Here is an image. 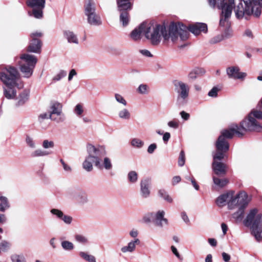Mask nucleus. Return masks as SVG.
I'll return each mask as SVG.
<instances>
[{"mask_svg": "<svg viewBox=\"0 0 262 262\" xmlns=\"http://www.w3.org/2000/svg\"><path fill=\"white\" fill-rule=\"evenodd\" d=\"M258 119H262V112L253 110L241 122L239 126L235 124L229 129L222 130L215 143L216 151L213 155L212 168L216 174H224L226 172V165L217 161L222 160L224 157V153L229 150V145L226 140L232 138L234 134L242 137L247 131H262V125L257 120Z\"/></svg>", "mask_w": 262, "mask_h": 262, "instance_id": "1", "label": "nucleus"}, {"mask_svg": "<svg viewBox=\"0 0 262 262\" xmlns=\"http://www.w3.org/2000/svg\"><path fill=\"white\" fill-rule=\"evenodd\" d=\"M179 36L182 40H185L188 37L187 29L182 23L172 22L167 27L164 25H156L151 27L147 24L145 37L153 45H158L162 38L164 41L170 39L175 42Z\"/></svg>", "mask_w": 262, "mask_h": 262, "instance_id": "2", "label": "nucleus"}, {"mask_svg": "<svg viewBox=\"0 0 262 262\" xmlns=\"http://www.w3.org/2000/svg\"><path fill=\"white\" fill-rule=\"evenodd\" d=\"M86 152L88 155L85 157L82 166L84 170L87 172H91L93 170L94 163L98 169H102L101 158L105 155V151L102 147H96L91 144L86 145Z\"/></svg>", "mask_w": 262, "mask_h": 262, "instance_id": "3", "label": "nucleus"}, {"mask_svg": "<svg viewBox=\"0 0 262 262\" xmlns=\"http://www.w3.org/2000/svg\"><path fill=\"white\" fill-rule=\"evenodd\" d=\"M209 6L214 8L216 6L222 10L220 25L228 29L230 27L229 18L231 17L234 0H208Z\"/></svg>", "mask_w": 262, "mask_h": 262, "instance_id": "4", "label": "nucleus"}, {"mask_svg": "<svg viewBox=\"0 0 262 262\" xmlns=\"http://www.w3.org/2000/svg\"><path fill=\"white\" fill-rule=\"evenodd\" d=\"M257 212L258 210L256 208L251 209L248 214L244 223L246 226H251L252 234L257 241H260L262 236L258 227L261 221L262 214L257 213Z\"/></svg>", "mask_w": 262, "mask_h": 262, "instance_id": "5", "label": "nucleus"}, {"mask_svg": "<svg viewBox=\"0 0 262 262\" xmlns=\"http://www.w3.org/2000/svg\"><path fill=\"white\" fill-rule=\"evenodd\" d=\"M20 78L17 69L11 66H3L1 68L0 80L4 85L17 84Z\"/></svg>", "mask_w": 262, "mask_h": 262, "instance_id": "6", "label": "nucleus"}, {"mask_svg": "<svg viewBox=\"0 0 262 262\" xmlns=\"http://www.w3.org/2000/svg\"><path fill=\"white\" fill-rule=\"evenodd\" d=\"M20 59L19 65L20 71L25 77H30L37 61L36 57L29 54H24L20 56Z\"/></svg>", "mask_w": 262, "mask_h": 262, "instance_id": "7", "label": "nucleus"}, {"mask_svg": "<svg viewBox=\"0 0 262 262\" xmlns=\"http://www.w3.org/2000/svg\"><path fill=\"white\" fill-rule=\"evenodd\" d=\"M131 0H116L118 11L120 12V21L122 26H126L129 21L128 11L131 10L132 4Z\"/></svg>", "mask_w": 262, "mask_h": 262, "instance_id": "8", "label": "nucleus"}, {"mask_svg": "<svg viewBox=\"0 0 262 262\" xmlns=\"http://www.w3.org/2000/svg\"><path fill=\"white\" fill-rule=\"evenodd\" d=\"M174 90L177 93V101L183 103L187 101L189 96V88L188 85L181 81L176 80L174 82Z\"/></svg>", "mask_w": 262, "mask_h": 262, "instance_id": "9", "label": "nucleus"}, {"mask_svg": "<svg viewBox=\"0 0 262 262\" xmlns=\"http://www.w3.org/2000/svg\"><path fill=\"white\" fill-rule=\"evenodd\" d=\"M234 191H229L219 196L216 199V204L219 207H223L226 205H228L229 209H233L235 208L236 200L233 199Z\"/></svg>", "mask_w": 262, "mask_h": 262, "instance_id": "10", "label": "nucleus"}, {"mask_svg": "<svg viewBox=\"0 0 262 262\" xmlns=\"http://www.w3.org/2000/svg\"><path fill=\"white\" fill-rule=\"evenodd\" d=\"M62 105L58 102L52 104L49 112V118L57 122L63 121L64 116L62 112Z\"/></svg>", "mask_w": 262, "mask_h": 262, "instance_id": "11", "label": "nucleus"}, {"mask_svg": "<svg viewBox=\"0 0 262 262\" xmlns=\"http://www.w3.org/2000/svg\"><path fill=\"white\" fill-rule=\"evenodd\" d=\"M41 36L42 33L37 32L31 34V40L28 47V51L35 53H40L41 43L39 38Z\"/></svg>", "mask_w": 262, "mask_h": 262, "instance_id": "12", "label": "nucleus"}, {"mask_svg": "<svg viewBox=\"0 0 262 262\" xmlns=\"http://www.w3.org/2000/svg\"><path fill=\"white\" fill-rule=\"evenodd\" d=\"M234 199L236 200L235 207L238 206L246 208L250 202L251 196H248L247 193L245 191H241L236 194H235V193H233V199Z\"/></svg>", "mask_w": 262, "mask_h": 262, "instance_id": "13", "label": "nucleus"}, {"mask_svg": "<svg viewBox=\"0 0 262 262\" xmlns=\"http://www.w3.org/2000/svg\"><path fill=\"white\" fill-rule=\"evenodd\" d=\"M147 29V23H143L138 27L133 30L130 34L131 39L134 41L140 40L142 34L145 35V31Z\"/></svg>", "mask_w": 262, "mask_h": 262, "instance_id": "14", "label": "nucleus"}, {"mask_svg": "<svg viewBox=\"0 0 262 262\" xmlns=\"http://www.w3.org/2000/svg\"><path fill=\"white\" fill-rule=\"evenodd\" d=\"M165 212L159 210L156 213H152V222L157 226L163 227L168 224L167 220L164 218Z\"/></svg>", "mask_w": 262, "mask_h": 262, "instance_id": "15", "label": "nucleus"}, {"mask_svg": "<svg viewBox=\"0 0 262 262\" xmlns=\"http://www.w3.org/2000/svg\"><path fill=\"white\" fill-rule=\"evenodd\" d=\"M187 29L188 31V37L189 36V31L195 35H198L201 32L206 33L207 31V26L206 24L204 23H195L194 24L189 26V28H187L185 26Z\"/></svg>", "mask_w": 262, "mask_h": 262, "instance_id": "16", "label": "nucleus"}, {"mask_svg": "<svg viewBox=\"0 0 262 262\" xmlns=\"http://www.w3.org/2000/svg\"><path fill=\"white\" fill-rule=\"evenodd\" d=\"M226 73L230 78L243 79L246 76V74L239 72V68L236 66L230 67L227 68Z\"/></svg>", "mask_w": 262, "mask_h": 262, "instance_id": "17", "label": "nucleus"}, {"mask_svg": "<svg viewBox=\"0 0 262 262\" xmlns=\"http://www.w3.org/2000/svg\"><path fill=\"white\" fill-rule=\"evenodd\" d=\"M18 86L17 84L5 85L3 87L4 96L8 99H14L16 98L17 92L15 89L16 87Z\"/></svg>", "mask_w": 262, "mask_h": 262, "instance_id": "18", "label": "nucleus"}, {"mask_svg": "<svg viewBox=\"0 0 262 262\" xmlns=\"http://www.w3.org/2000/svg\"><path fill=\"white\" fill-rule=\"evenodd\" d=\"M32 0H27V4L28 6H30L32 8H37V9H34L32 11V12L31 13L29 12V14L31 16L33 15L34 17L36 18H40L42 16V9L45 7V3L46 0H44V2L43 5L41 4H36V5H29V2H30Z\"/></svg>", "mask_w": 262, "mask_h": 262, "instance_id": "19", "label": "nucleus"}, {"mask_svg": "<svg viewBox=\"0 0 262 262\" xmlns=\"http://www.w3.org/2000/svg\"><path fill=\"white\" fill-rule=\"evenodd\" d=\"M63 35L68 43L75 45L79 43V39L77 35L73 31L69 30H64L63 32Z\"/></svg>", "mask_w": 262, "mask_h": 262, "instance_id": "20", "label": "nucleus"}, {"mask_svg": "<svg viewBox=\"0 0 262 262\" xmlns=\"http://www.w3.org/2000/svg\"><path fill=\"white\" fill-rule=\"evenodd\" d=\"M140 241L138 238H135L130 241L126 246H123L121 248V251L123 253H132L135 249L136 245H139Z\"/></svg>", "mask_w": 262, "mask_h": 262, "instance_id": "21", "label": "nucleus"}, {"mask_svg": "<svg viewBox=\"0 0 262 262\" xmlns=\"http://www.w3.org/2000/svg\"><path fill=\"white\" fill-rule=\"evenodd\" d=\"M151 184L149 181H141L140 194L142 198H147L150 194Z\"/></svg>", "mask_w": 262, "mask_h": 262, "instance_id": "22", "label": "nucleus"}, {"mask_svg": "<svg viewBox=\"0 0 262 262\" xmlns=\"http://www.w3.org/2000/svg\"><path fill=\"white\" fill-rule=\"evenodd\" d=\"M86 18L88 23L91 26H99L102 24L101 18L97 12L88 16Z\"/></svg>", "mask_w": 262, "mask_h": 262, "instance_id": "23", "label": "nucleus"}, {"mask_svg": "<svg viewBox=\"0 0 262 262\" xmlns=\"http://www.w3.org/2000/svg\"><path fill=\"white\" fill-rule=\"evenodd\" d=\"M96 12V8L94 2L89 1L84 6V14L86 17Z\"/></svg>", "mask_w": 262, "mask_h": 262, "instance_id": "24", "label": "nucleus"}, {"mask_svg": "<svg viewBox=\"0 0 262 262\" xmlns=\"http://www.w3.org/2000/svg\"><path fill=\"white\" fill-rule=\"evenodd\" d=\"M118 117L123 120H128L131 118V114L129 110L126 108H123L119 111L118 113Z\"/></svg>", "mask_w": 262, "mask_h": 262, "instance_id": "25", "label": "nucleus"}, {"mask_svg": "<svg viewBox=\"0 0 262 262\" xmlns=\"http://www.w3.org/2000/svg\"><path fill=\"white\" fill-rule=\"evenodd\" d=\"M158 195L159 197L169 203H172L173 202V199L171 196H170L167 192L164 189H161L159 190Z\"/></svg>", "mask_w": 262, "mask_h": 262, "instance_id": "26", "label": "nucleus"}, {"mask_svg": "<svg viewBox=\"0 0 262 262\" xmlns=\"http://www.w3.org/2000/svg\"><path fill=\"white\" fill-rule=\"evenodd\" d=\"M228 181H213L212 184V189L215 191H220L225 188Z\"/></svg>", "mask_w": 262, "mask_h": 262, "instance_id": "27", "label": "nucleus"}, {"mask_svg": "<svg viewBox=\"0 0 262 262\" xmlns=\"http://www.w3.org/2000/svg\"><path fill=\"white\" fill-rule=\"evenodd\" d=\"M10 207L8 199L2 196L0 197V211L4 212Z\"/></svg>", "mask_w": 262, "mask_h": 262, "instance_id": "28", "label": "nucleus"}, {"mask_svg": "<svg viewBox=\"0 0 262 262\" xmlns=\"http://www.w3.org/2000/svg\"><path fill=\"white\" fill-rule=\"evenodd\" d=\"M76 201L78 204L84 205L88 202V196L85 193H80L76 196Z\"/></svg>", "mask_w": 262, "mask_h": 262, "instance_id": "29", "label": "nucleus"}, {"mask_svg": "<svg viewBox=\"0 0 262 262\" xmlns=\"http://www.w3.org/2000/svg\"><path fill=\"white\" fill-rule=\"evenodd\" d=\"M50 153L48 151L43 150L41 149H37L31 153V157L32 158H36L39 157L46 156Z\"/></svg>", "mask_w": 262, "mask_h": 262, "instance_id": "30", "label": "nucleus"}, {"mask_svg": "<svg viewBox=\"0 0 262 262\" xmlns=\"http://www.w3.org/2000/svg\"><path fill=\"white\" fill-rule=\"evenodd\" d=\"M29 96V92L27 90H24L19 95L18 103L19 105L24 104L28 100Z\"/></svg>", "mask_w": 262, "mask_h": 262, "instance_id": "31", "label": "nucleus"}, {"mask_svg": "<svg viewBox=\"0 0 262 262\" xmlns=\"http://www.w3.org/2000/svg\"><path fill=\"white\" fill-rule=\"evenodd\" d=\"M79 255L81 258L88 262H96L95 256L86 252H80Z\"/></svg>", "mask_w": 262, "mask_h": 262, "instance_id": "32", "label": "nucleus"}, {"mask_svg": "<svg viewBox=\"0 0 262 262\" xmlns=\"http://www.w3.org/2000/svg\"><path fill=\"white\" fill-rule=\"evenodd\" d=\"M245 208V207L239 206L238 211L233 214V217L236 220H241L243 217Z\"/></svg>", "mask_w": 262, "mask_h": 262, "instance_id": "33", "label": "nucleus"}, {"mask_svg": "<svg viewBox=\"0 0 262 262\" xmlns=\"http://www.w3.org/2000/svg\"><path fill=\"white\" fill-rule=\"evenodd\" d=\"M202 70L200 69H196L191 71L188 75V77L189 80H193L196 78L201 73Z\"/></svg>", "mask_w": 262, "mask_h": 262, "instance_id": "34", "label": "nucleus"}, {"mask_svg": "<svg viewBox=\"0 0 262 262\" xmlns=\"http://www.w3.org/2000/svg\"><path fill=\"white\" fill-rule=\"evenodd\" d=\"M130 143L133 146L136 148H141L144 145V142L138 138L133 139Z\"/></svg>", "mask_w": 262, "mask_h": 262, "instance_id": "35", "label": "nucleus"}, {"mask_svg": "<svg viewBox=\"0 0 262 262\" xmlns=\"http://www.w3.org/2000/svg\"><path fill=\"white\" fill-rule=\"evenodd\" d=\"M75 239L76 242L82 244H85L88 242V238L82 234H76L75 235Z\"/></svg>", "mask_w": 262, "mask_h": 262, "instance_id": "36", "label": "nucleus"}, {"mask_svg": "<svg viewBox=\"0 0 262 262\" xmlns=\"http://www.w3.org/2000/svg\"><path fill=\"white\" fill-rule=\"evenodd\" d=\"M73 112L77 116H81L84 112L83 105L80 103L77 104L74 108Z\"/></svg>", "mask_w": 262, "mask_h": 262, "instance_id": "37", "label": "nucleus"}, {"mask_svg": "<svg viewBox=\"0 0 262 262\" xmlns=\"http://www.w3.org/2000/svg\"><path fill=\"white\" fill-rule=\"evenodd\" d=\"M11 246V243L6 240H3L0 242V251H7Z\"/></svg>", "mask_w": 262, "mask_h": 262, "instance_id": "38", "label": "nucleus"}, {"mask_svg": "<svg viewBox=\"0 0 262 262\" xmlns=\"http://www.w3.org/2000/svg\"><path fill=\"white\" fill-rule=\"evenodd\" d=\"M61 246L66 250H71L74 248V245L72 243L64 241L61 242Z\"/></svg>", "mask_w": 262, "mask_h": 262, "instance_id": "39", "label": "nucleus"}, {"mask_svg": "<svg viewBox=\"0 0 262 262\" xmlns=\"http://www.w3.org/2000/svg\"><path fill=\"white\" fill-rule=\"evenodd\" d=\"M101 165H102V169L104 168L106 170H111L112 168L111 161L110 159L107 157L104 158L103 163Z\"/></svg>", "mask_w": 262, "mask_h": 262, "instance_id": "40", "label": "nucleus"}, {"mask_svg": "<svg viewBox=\"0 0 262 262\" xmlns=\"http://www.w3.org/2000/svg\"><path fill=\"white\" fill-rule=\"evenodd\" d=\"M67 75V72L64 70H60L54 77L53 78V81H59L62 78Z\"/></svg>", "mask_w": 262, "mask_h": 262, "instance_id": "41", "label": "nucleus"}, {"mask_svg": "<svg viewBox=\"0 0 262 262\" xmlns=\"http://www.w3.org/2000/svg\"><path fill=\"white\" fill-rule=\"evenodd\" d=\"M26 142L28 146L31 148H35L36 147V144L33 138L29 136H27L26 138Z\"/></svg>", "mask_w": 262, "mask_h": 262, "instance_id": "42", "label": "nucleus"}, {"mask_svg": "<svg viewBox=\"0 0 262 262\" xmlns=\"http://www.w3.org/2000/svg\"><path fill=\"white\" fill-rule=\"evenodd\" d=\"M116 100L119 103L122 104L124 106L127 105V101L124 98V97L119 94L116 93L114 95Z\"/></svg>", "mask_w": 262, "mask_h": 262, "instance_id": "43", "label": "nucleus"}, {"mask_svg": "<svg viewBox=\"0 0 262 262\" xmlns=\"http://www.w3.org/2000/svg\"><path fill=\"white\" fill-rule=\"evenodd\" d=\"M148 86L146 84H142L139 86L137 91L141 94H146L148 93Z\"/></svg>", "mask_w": 262, "mask_h": 262, "instance_id": "44", "label": "nucleus"}, {"mask_svg": "<svg viewBox=\"0 0 262 262\" xmlns=\"http://www.w3.org/2000/svg\"><path fill=\"white\" fill-rule=\"evenodd\" d=\"M42 147L45 149L53 148L54 146V143L53 141H49L48 140H45L42 142Z\"/></svg>", "mask_w": 262, "mask_h": 262, "instance_id": "45", "label": "nucleus"}, {"mask_svg": "<svg viewBox=\"0 0 262 262\" xmlns=\"http://www.w3.org/2000/svg\"><path fill=\"white\" fill-rule=\"evenodd\" d=\"M12 262H26L25 258L24 256L18 255H13L11 256Z\"/></svg>", "mask_w": 262, "mask_h": 262, "instance_id": "46", "label": "nucleus"}, {"mask_svg": "<svg viewBox=\"0 0 262 262\" xmlns=\"http://www.w3.org/2000/svg\"><path fill=\"white\" fill-rule=\"evenodd\" d=\"M50 212L53 215L56 216L57 218L60 220L63 215V212L57 209H52L50 210Z\"/></svg>", "mask_w": 262, "mask_h": 262, "instance_id": "47", "label": "nucleus"}, {"mask_svg": "<svg viewBox=\"0 0 262 262\" xmlns=\"http://www.w3.org/2000/svg\"><path fill=\"white\" fill-rule=\"evenodd\" d=\"M178 164L180 166H183L185 164V154L183 150H182L180 152L178 160Z\"/></svg>", "mask_w": 262, "mask_h": 262, "instance_id": "48", "label": "nucleus"}, {"mask_svg": "<svg viewBox=\"0 0 262 262\" xmlns=\"http://www.w3.org/2000/svg\"><path fill=\"white\" fill-rule=\"evenodd\" d=\"M61 220L62 221H63V222L66 224H68V225H70L71 224L72 221H73V218L72 216H70V215H64L63 214L62 217H61Z\"/></svg>", "mask_w": 262, "mask_h": 262, "instance_id": "49", "label": "nucleus"}, {"mask_svg": "<svg viewBox=\"0 0 262 262\" xmlns=\"http://www.w3.org/2000/svg\"><path fill=\"white\" fill-rule=\"evenodd\" d=\"M219 91V88L214 86L208 92V95L209 96L211 97H216L217 96Z\"/></svg>", "mask_w": 262, "mask_h": 262, "instance_id": "50", "label": "nucleus"}, {"mask_svg": "<svg viewBox=\"0 0 262 262\" xmlns=\"http://www.w3.org/2000/svg\"><path fill=\"white\" fill-rule=\"evenodd\" d=\"M128 179L129 180H137L138 179V174L135 171H131L128 174Z\"/></svg>", "mask_w": 262, "mask_h": 262, "instance_id": "51", "label": "nucleus"}, {"mask_svg": "<svg viewBox=\"0 0 262 262\" xmlns=\"http://www.w3.org/2000/svg\"><path fill=\"white\" fill-rule=\"evenodd\" d=\"M60 162L61 163L64 171L67 172H71L72 168L69 164L65 163V162L62 159H60Z\"/></svg>", "mask_w": 262, "mask_h": 262, "instance_id": "52", "label": "nucleus"}, {"mask_svg": "<svg viewBox=\"0 0 262 262\" xmlns=\"http://www.w3.org/2000/svg\"><path fill=\"white\" fill-rule=\"evenodd\" d=\"M167 125L169 127H171V128H172L174 129L178 128L179 126V122L175 120H172V121H169L167 123Z\"/></svg>", "mask_w": 262, "mask_h": 262, "instance_id": "53", "label": "nucleus"}, {"mask_svg": "<svg viewBox=\"0 0 262 262\" xmlns=\"http://www.w3.org/2000/svg\"><path fill=\"white\" fill-rule=\"evenodd\" d=\"M180 115H181L182 118L185 121L188 120L190 118L189 114L186 113L184 111H181L180 113Z\"/></svg>", "mask_w": 262, "mask_h": 262, "instance_id": "54", "label": "nucleus"}, {"mask_svg": "<svg viewBox=\"0 0 262 262\" xmlns=\"http://www.w3.org/2000/svg\"><path fill=\"white\" fill-rule=\"evenodd\" d=\"M156 148H157L156 144L152 143L148 146V149H147V152L150 154H152Z\"/></svg>", "mask_w": 262, "mask_h": 262, "instance_id": "55", "label": "nucleus"}, {"mask_svg": "<svg viewBox=\"0 0 262 262\" xmlns=\"http://www.w3.org/2000/svg\"><path fill=\"white\" fill-rule=\"evenodd\" d=\"M49 118V113H43L41 114L38 117V120L39 121H41L42 120Z\"/></svg>", "mask_w": 262, "mask_h": 262, "instance_id": "56", "label": "nucleus"}, {"mask_svg": "<svg viewBox=\"0 0 262 262\" xmlns=\"http://www.w3.org/2000/svg\"><path fill=\"white\" fill-rule=\"evenodd\" d=\"M139 52L142 55H143L144 56H146V57H151L152 56V55L150 53V52L147 50H145V49L140 50L139 51Z\"/></svg>", "mask_w": 262, "mask_h": 262, "instance_id": "57", "label": "nucleus"}, {"mask_svg": "<svg viewBox=\"0 0 262 262\" xmlns=\"http://www.w3.org/2000/svg\"><path fill=\"white\" fill-rule=\"evenodd\" d=\"M222 255L225 262H229L231 259L230 255L226 252H223Z\"/></svg>", "mask_w": 262, "mask_h": 262, "instance_id": "58", "label": "nucleus"}, {"mask_svg": "<svg viewBox=\"0 0 262 262\" xmlns=\"http://www.w3.org/2000/svg\"><path fill=\"white\" fill-rule=\"evenodd\" d=\"M244 35L249 38H253V33H252V32L251 30L248 29H246L244 33Z\"/></svg>", "mask_w": 262, "mask_h": 262, "instance_id": "59", "label": "nucleus"}, {"mask_svg": "<svg viewBox=\"0 0 262 262\" xmlns=\"http://www.w3.org/2000/svg\"><path fill=\"white\" fill-rule=\"evenodd\" d=\"M76 74H77V73H76L75 70H74V69L71 70L69 74L68 80L71 81L72 79L73 76L76 75Z\"/></svg>", "mask_w": 262, "mask_h": 262, "instance_id": "60", "label": "nucleus"}, {"mask_svg": "<svg viewBox=\"0 0 262 262\" xmlns=\"http://www.w3.org/2000/svg\"><path fill=\"white\" fill-rule=\"evenodd\" d=\"M163 140L165 142H167L170 138V134L169 133L166 132L163 134Z\"/></svg>", "mask_w": 262, "mask_h": 262, "instance_id": "61", "label": "nucleus"}, {"mask_svg": "<svg viewBox=\"0 0 262 262\" xmlns=\"http://www.w3.org/2000/svg\"><path fill=\"white\" fill-rule=\"evenodd\" d=\"M181 217L186 223H188L189 222V219L185 212L181 213Z\"/></svg>", "mask_w": 262, "mask_h": 262, "instance_id": "62", "label": "nucleus"}, {"mask_svg": "<svg viewBox=\"0 0 262 262\" xmlns=\"http://www.w3.org/2000/svg\"><path fill=\"white\" fill-rule=\"evenodd\" d=\"M129 235L131 237L134 238V239L137 238L136 237L138 236V232L136 230H132L129 232Z\"/></svg>", "mask_w": 262, "mask_h": 262, "instance_id": "63", "label": "nucleus"}, {"mask_svg": "<svg viewBox=\"0 0 262 262\" xmlns=\"http://www.w3.org/2000/svg\"><path fill=\"white\" fill-rule=\"evenodd\" d=\"M171 251L172 252V253L178 257V258H180V255L179 254V253L178 252L177 248L173 246H172L171 247Z\"/></svg>", "mask_w": 262, "mask_h": 262, "instance_id": "64", "label": "nucleus"}]
</instances>
